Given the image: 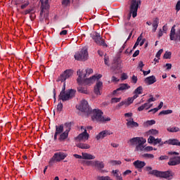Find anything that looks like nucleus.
Instances as JSON below:
<instances>
[{"mask_svg":"<svg viewBox=\"0 0 180 180\" xmlns=\"http://www.w3.org/2000/svg\"><path fill=\"white\" fill-rule=\"evenodd\" d=\"M167 130L169 133H178V131H180V129L178 127H169Z\"/></svg>","mask_w":180,"mask_h":180,"instance_id":"nucleus-29","label":"nucleus"},{"mask_svg":"<svg viewBox=\"0 0 180 180\" xmlns=\"http://www.w3.org/2000/svg\"><path fill=\"white\" fill-rule=\"evenodd\" d=\"M143 139V137H134L127 141V144L134 147V146H137Z\"/></svg>","mask_w":180,"mask_h":180,"instance_id":"nucleus-15","label":"nucleus"},{"mask_svg":"<svg viewBox=\"0 0 180 180\" xmlns=\"http://www.w3.org/2000/svg\"><path fill=\"white\" fill-rule=\"evenodd\" d=\"M72 74H74L72 70H66L60 75L58 79V81H60V82H65V80L68 79V78H70Z\"/></svg>","mask_w":180,"mask_h":180,"instance_id":"nucleus-11","label":"nucleus"},{"mask_svg":"<svg viewBox=\"0 0 180 180\" xmlns=\"http://www.w3.org/2000/svg\"><path fill=\"white\" fill-rule=\"evenodd\" d=\"M100 122H110V117H103L102 116V120H101Z\"/></svg>","mask_w":180,"mask_h":180,"instance_id":"nucleus-46","label":"nucleus"},{"mask_svg":"<svg viewBox=\"0 0 180 180\" xmlns=\"http://www.w3.org/2000/svg\"><path fill=\"white\" fill-rule=\"evenodd\" d=\"M146 171L149 172L150 175H154L157 178H164L165 179L171 180L175 176V173L172 170L161 172L158 170H153V167H146Z\"/></svg>","mask_w":180,"mask_h":180,"instance_id":"nucleus-1","label":"nucleus"},{"mask_svg":"<svg viewBox=\"0 0 180 180\" xmlns=\"http://www.w3.org/2000/svg\"><path fill=\"white\" fill-rule=\"evenodd\" d=\"M87 165H91V167H95V160L94 161H87L86 162Z\"/></svg>","mask_w":180,"mask_h":180,"instance_id":"nucleus-51","label":"nucleus"},{"mask_svg":"<svg viewBox=\"0 0 180 180\" xmlns=\"http://www.w3.org/2000/svg\"><path fill=\"white\" fill-rule=\"evenodd\" d=\"M155 140V138L153 136H150L149 138L148 139V143L149 144H154V141Z\"/></svg>","mask_w":180,"mask_h":180,"instance_id":"nucleus-43","label":"nucleus"},{"mask_svg":"<svg viewBox=\"0 0 180 180\" xmlns=\"http://www.w3.org/2000/svg\"><path fill=\"white\" fill-rule=\"evenodd\" d=\"M162 34H163V33H162V30L160 29V30H159V32H158V37H162Z\"/></svg>","mask_w":180,"mask_h":180,"instance_id":"nucleus-63","label":"nucleus"},{"mask_svg":"<svg viewBox=\"0 0 180 180\" xmlns=\"http://www.w3.org/2000/svg\"><path fill=\"white\" fill-rule=\"evenodd\" d=\"M144 108L146 109V110H148V109H150V108H151L153 106V104H150L149 102L148 103H145L143 104Z\"/></svg>","mask_w":180,"mask_h":180,"instance_id":"nucleus-44","label":"nucleus"},{"mask_svg":"<svg viewBox=\"0 0 180 180\" xmlns=\"http://www.w3.org/2000/svg\"><path fill=\"white\" fill-rule=\"evenodd\" d=\"M110 164H111L112 166L120 165L122 164V161H120V160H110Z\"/></svg>","mask_w":180,"mask_h":180,"instance_id":"nucleus-37","label":"nucleus"},{"mask_svg":"<svg viewBox=\"0 0 180 180\" xmlns=\"http://www.w3.org/2000/svg\"><path fill=\"white\" fill-rule=\"evenodd\" d=\"M143 157L144 158H148V159H150V160H153V158H154V155L150 154V153H145V154L143 155Z\"/></svg>","mask_w":180,"mask_h":180,"instance_id":"nucleus-41","label":"nucleus"},{"mask_svg":"<svg viewBox=\"0 0 180 180\" xmlns=\"http://www.w3.org/2000/svg\"><path fill=\"white\" fill-rule=\"evenodd\" d=\"M82 155L83 160H95V155H91V153H82Z\"/></svg>","mask_w":180,"mask_h":180,"instance_id":"nucleus-25","label":"nucleus"},{"mask_svg":"<svg viewBox=\"0 0 180 180\" xmlns=\"http://www.w3.org/2000/svg\"><path fill=\"white\" fill-rule=\"evenodd\" d=\"M158 130L154 129H152L148 131V134H151L152 136H158Z\"/></svg>","mask_w":180,"mask_h":180,"instance_id":"nucleus-33","label":"nucleus"},{"mask_svg":"<svg viewBox=\"0 0 180 180\" xmlns=\"http://www.w3.org/2000/svg\"><path fill=\"white\" fill-rule=\"evenodd\" d=\"M133 165L136 169H141L142 168H144V167H146V162L136 160L133 162Z\"/></svg>","mask_w":180,"mask_h":180,"instance_id":"nucleus-19","label":"nucleus"},{"mask_svg":"<svg viewBox=\"0 0 180 180\" xmlns=\"http://www.w3.org/2000/svg\"><path fill=\"white\" fill-rule=\"evenodd\" d=\"M94 72V70L91 69V68H88L86 70V75H82L83 78H85V77H86V75H91V74H92Z\"/></svg>","mask_w":180,"mask_h":180,"instance_id":"nucleus-36","label":"nucleus"},{"mask_svg":"<svg viewBox=\"0 0 180 180\" xmlns=\"http://www.w3.org/2000/svg\"><path fill=\"white\" fill-rule=\"evenodd\" d=\"M134 98H139V95H141L143 94V87L142 86H139L137 89H135L134 91Z\"/></svg>","mask_w":180,"mask_h":180,"instance_id":"nucleus-24","label":"nucleus"},{"mask_svg":"<svg viewBox=\"0 0 180 180\" xmlns=\"http://www.w3.org/2000/svg\"><path fill=\"white\" fill-rule=\"evenodd\" d=\"M129 15L128 19L131 18H136L137 16V11L139 10V6L141 5V0H129Z\"/></svg>","mask_w":180,"mask_h":180,"instance_id":"nucleus-4","label":"nucleus"},{"mask_svg":"<svg viewBox=\"0 0 180 180\" xmlns=\"http://www.w3.org/2000/svg\"><path fill=\"white\" fill-rule=\"evenodd\" d=\"M70 4V0H63L62 5H64V6H67Z\"/></svg>","mask_w":180,"mask_h":180,"instance_id":"nucleus-53","label":"nucleus"},{"mask_svg":"<svg viewBox=\"0 0 180 180\" xmlns=\"http://www.w3.org/2000/svg\"><path fill=\"white\" fill-rule=\"evenodd\" d=\"M112 174H113L114 176H115L117 180H123L122 174H119V169L112 170Z\"/></svg>","mask_w":180,"mask_h":180,"instance_id":"nucleus-28","label":"nucleus"},{"mask_svg":"<svg viewBox=\"0 0 180 180\" xmlns=\"http://www.w3.org/2000/svg\"><path fill=\"white\" fill-rule=\"evenodd\" d=\"M40 2L41 4V8L42 9H49L50 8V4H49V0H40Z\"/></svg>","mask_w":180,"mask_h":180,"instance_id":"nucleus-30","label":"nucleus"},{"mask_svg":"<svg viewBox=\"0 0 180 180\" xmlns=\"http://www.w3.org/2000/svg\"><path fill=\"white\" fill-rule=\"evenodd\" d=\"M91 37L93 40H94L95 43L96 44H98V46H103V47H108V44L105 42V40L102 39V37H101V34H98V32H94Z\"/></svg>","mask_w":180,"mask_h":180,"instance_id":"nucleus-10","label":"nucleus"},{"mask_svg":"<svg viewBox=\"0 0 180 180\" xmlns=\"http://www.w3.org/2000/svg\"><path fill=\"white\" fill-rule=\"evenodd\" d=\"M76 108L81 112H84V113H86L87 115H89L91 112H92V108H89L88 101L85 100H82L79 105H76Z\"/></svg>","mask_w":180,"mask_h":180,"instance_id":"nucleus-7","label":"nucleus"},{"mask_svg":"<svg viewBox=\"0 0 180 180\" xmlns=\"http://www.w3.org/2000/svg\"><path fill=\"white\" fill-rule=\"evenodd\" d=\"M65 126H67L69 128L68 129H66L65 131H64L63 124L56 126V131L53 137L54 140H57L58 136H59V138H58L59 141H64V140L68 138V134L71 130V124L70 123L65 124Z\"/></svg>","mask_w":180,"mask_h":180,"instance_id":"nucleus-2","label":"nucleus"},{"mask_svg":"<svg viewBox=\"0 0 180 180\" xmlns=\"http://www.w3.org/2000/svg\"><path fill=\"white\" fill-rule=\"evenodd\" d=\"M29 6V2L27 1L25 4H22L21 6V9H25V8H27Z\"/></svg>","mask_w":180,"mask_h":180,"instance_id":"nucleus-55","label":"nucleus"},{"mask_svg":"<svg viewBox=\"0 0 180 180\" xmlns=\"http://www.w3.org/2000/svg\"><path fill=\"white\" fill-rule=\"evenodd\" d=\"M168 158H169L168 156L167 155H161L160 158H159V160L160 161H162L164 160H168Z\"/></svg>","mask_w":180,"mask_h":180,"instance_id":"nucleus-52","label":"nucleus"},{"mask_svg":"<svg viewBox=\"0 0 180 180\" xmlns=\"http://www.w3.org/2000/svg\"><path fill=\"white\" fill-rule=\"evenodd\" d=\"M102 86H103V83L102 82H98L94 86V93L96 95H102L101 90L102 89Z\"/></svg>","mask_w":180,"mask_h":180,"instance_id":"nucleus-18","label":"nucleus"},{"mask_svg":"<svg viewBox=\"0 0 180 180\" xmlns=\"http://www.w3.org/2000/svg\"><path fill=\"white\" fill-rule=\"evenodd\" d=\"M68 156V154L64 152L56 153L49 160V165H53L54 162H60V161H63V160H65V158H67Z\"/></svg>","mask_w":180,"mask_h":180,"instance_id":"nucleus-5","label":"nucleus"},{"mask_svg":"<svg viewBox=\"0 0 180 180\" xmlns=\"http://www.w3.org/2000/svg\"><path fill=\"white\" fill-rule=\"evenodd\" d=\"M125 117H131V116H133V113L132 112H127L124 114Z\"/></svg>","mask_w":180,"mask_h":180,"instance_id":"nucleus-61","label":"nucleus"},{"mask_svg":"<svg viewBox=\"0 0 180 180\" xmlns=\"http://www.w3.org/2000/svg\"><path fill=\"white\" fill-rule=\"evenodd\" d=\"M167 164L170 167H175V165H179L180 156H174L173 158H171Z\"/></svg>","mask_w":180,"mask_h":180,"instance_id":"nucleus-14","label":"nucleus"},{"mask_svg":"<svg viewBox=\"0 0 180 180\" xmlns=\"http://www.w3.org/2000/svg\"><path fill=\"white\" fill-rule=\"evenodd\" d=\"M157 144H159V147H162V146H164V144H165V142H163L162 139H155L153 146H157Z\"/></svg>","mask_w":180,"mask_h":180,"instance_id":"nucleus-31","label":"nucleus"},{"mask_svg":"<svg viewBox=\"0 0 180 180\" xmlns=\"http://www.w3.org/2000/svg\"><path fill=\"white\" fill-rule=\"evenodd\" d=\"M127 120V127H131V128L139 127V123L134 122V120H133L132 118L129 119V120Z\"/></svg>","mask_w":180,"mask_h":180,"instance_id":"nucleus-23","label":"nucleus"},{"mask_svg":"<svg viewBox=\"0 0 180 180\" xmlns=\"http://www.w3.org/2000/svg\"><path fill=\"white\" fill-rule=\"evenodd\" d=\"M153 150H157V148H153V146H145V151L146 153H150V151H153Z\"/></svg>","mask_w":180,"mask_h":180,"instance_id":"nucleus-42","label":"nucleus"},{"mask_svg":"<svg viewBox=\"0 0 180 180\" xmlns=\"http://www.w3.org/2000/svg\"><path fill=\"white\" fill-rule=\"evenodd\" d=\"M139 54H140V51H139V50H136V51L134 53L132 57H137V56H139Z\"/></svg>","mask_w":180,"mask_h":180,"instance_id":"nucleus-57","label":"nucleus"},{"mask_svg":"<svg viewBox=\"0 0 180 180\" xmlns=\"http://www.w3.org/2000/svg\"><path fill=\"white\" fill-rule=\"evenodd\" d=\"M159 24H160V19H158V18H154L152 23V26H153L152 32L153 33H155V32H157V29L158 27Z\"/></svg>","mask_w":180,"mask_h":180,"instance_id":"nucleus-22","label":"nucleus"},{"mask_svg":"<svg viewBox=\"0 0 180 180\" xmlns=\"http://www.w3.org/2000/svg\"><path fill=\"white\" fill-rule=\"evenodd\" d=\"M162 51H164L163 49H160L158 51V53H156L157 58H160V57H161V54H162Z\"/></svg>","mask_w":180,"mask_h":180,"instance_id":"nucleus-48","label":"nucleus"},{"mask_svg":"<svg viewBox=\"0 0 180 180\" xmlns=\"http://www.w3.org/2000/svg\"><path fill=\"white\" fill-rule=\"evenodd\" d=\"M148 102L150 103V102H155V98L151 97L148 100Z\"/></svg>","mask_w":180,"mask_h":180,"instance_id":"nucleus-64","label":"nucleus"},{"mask_svg":"<svg viewBox=\"0 0 180 180\" xmlns=\"http://www.w3.org/2000/svg\"><path fill=\"white\" fill-rule=\"evenodd\" d=\"M61 110H63V103H60L57 105V111L61 112Z\"/></svg>","mask_w":180,"mask_h":180,"instance_id":"nucleus-47","label":"nucleus"},{"mask_svg":"<svg viewBox=\"0 0 180 180\" xmlns=\"http://www.w3.org/2000/svg\"><path fill=\"white\" fill-rule=\"evenodd\" d=\"M127 89H130V85L128 84H120V87L113 91V95L119 94L120 91H127Z\"/></svg>","mask_w":180,"mask_h":180,"instance_id":"nucleus-17","label":"nucleus"},{"mask_svg":"<svg viewBox=\"0 0 180 180\" xmlns=\"http://www.w3.org/2000/svg\"><path fill=\"white\" fill-rule=\"evenodd\" d=\"M67 30H62L60 32V36H65V34H67Z\"/></svg>","mask_w":180,"mask_h":180,"instance_id":"nucleus-60","label":"nucleus"},{"mask_svg":"<svg viewBox=\"0 0 180 180\" xmlns=\"http://www.w3.org/2000/svg\"><path fill=\"white\" fill-rule=\"evenodd\" d=\"M131 173V170L127 169L123 172L122 175H124V176H126L127 175H130Z\"/></svg>","mask_w":180,"mask_h":180,"instance_id":"nucleus-49","label":"nucleus"},{"mask_svg":"<svg viewBox=\"0 0 180 180\" xmlns=\"http://www.w3.org/2000/svg\"><path fill=\"white\" fill-rule=\"evenodd\" d=\"M120 101H122V98H112L111 99L112 103H117Z\"/></svg>","mask_w":180,"mask_h":180,"instance_id":"nucleus-45","label":"nucleus"},{"mask_svg":"<svg viewBox=\"0 0 180 180\" xmlns=\"http://www.w3.org/2000/svg\"><path fill=\"white\" fill-rule=\"evenodd\" d=\"M77 147L81 148L82 150H88L91 148V146L88 143H79L77 144Z\"/></svg>","mask_w":180,"mask_h":180,"instance_id":"nucleus-26","label":"nucleus"},{"mask_svg":"<svg viewBox=\"0 0 180 180\" xmlns=\"http://www.w3.org/2000/svg\"><path fill=\"white\" fill-rule=\"evenodd\" d=\"M75 92H77V91L74 89H69L67 90L66 92H60L58 98L60 101H63V102H65V101L72 99V98L75 96Z\"/></svg>","mask_w":180,"mask_h":180,"instance_id":"nucleus-6","label":"nucleus"},{"mask_svg":"<svg viewBox=\"0 0 180 180\" xmlns=\"http://www.w3.org/2000/svg\"><path fill=\"white\" fill-rule=\"evenodd\" d=\"M172 54V53H171V51H166L164 54L163 58L168 60V59L171 58Z\"/></svg>","mask_w":180,"mask_h":180,"instance_id":"nucleus-40","label":"nucleus"},{"mask_svg":"<svg viewBox=\"0 0 180 180\" xmlns=\"http://www.w3.org/2000/svg\"><path fill=\"white\" fill-rule=\"evenodd\" d=\"M89 139V134L86 132V129H84V132L79 134L76 138L78 141H86Z\"/></svg>","mask_w":180,"mask_h":180,"instance_id":"nucleus-12","label":"nucleus"},{"mask_svg":"<svg viewBox=\"0 0 180 180\" xmlns=\"http://www.w3.org/2000/svg\"><path fill=\"white\" fill-rule=\"evenodd\" d=\"M123 81H124V79H127V78H129V77L127 76V75L126 73H123L122 75V77H121Z\"/></svg>","mask_w":180,"mask_h":180,"instance_id":"nucleus-54","label":"nucleus"},{"mask_svg":"<svg viewBox=\"0 0 180 180\" xmlns=\"http://www.w3.org/2000/svg\"><path fill=\"white\" fill-rule=\"evenodd\" d=\"M78 92H80V94H88V90L85 87L79 86L77 88Z\"/></svg>","mask_w":180,"mask_h":180,"instance_id":"nucleus-32","label":"nucleus"},{"mask_svg":"<svg viewBox=\"0 0 180 180\" xmlns=\"http://www.w3.org/2000/svg\"><path fill=\"white\" fill-rule=\"evenodd\" d=\"M75 60L79 61H86L88 60V51L84 48L75 54Z\"/></svg>","mask_w":180,"mask_h":180,"instance_id":"nucleus-8","label":"nucleus"},{"mask_svg":"<svg viewBox=\"0 0 180 180\" xmlns=\"http://www.w3.org/2000/svg\"><path fill=\"white\" fill-rule=\"evenodd\" d=\"M176 12H179V11H180V0L179 1H177L176 4Z\"/></svg>","mask_w":180,"mask_h":180,"instance_id":"nucleus-50","label":"nucleus"},{"mask_svg":"<svg viewBox=\"0 0 180 180\" xmlns=\"http://www.w3.org/2000/svg\"><path fill=\"white\" fill-rule=\"evenodd\" d=\"M89 115H91L93 122H101V120H102V115H103V112H102V110H101L94 109L91 110Z\"/></svg>","mask_w":180,"mask_h":180,"instance_id":"nucleus-9","label":"nucleus"},{"mask_svg":"<svg viewBox=\"0 0 180 180\" xmlns=\"http://www.w3.org/2000/svg\"><path fill=\"white\" fill-rule=\"evenodd\" d=\"M111 134H113V132L109 130H104L98 133V134L96 135V140H101V139H105V137L107 136H110Z\"/></svg>","mask_w":180,"mask_h":180,"instance_id":"nucleus-16","label":"nucleus"},{"mask_svg":"<svg viewBox=\"0 0 180 180\" xmlns=\"http://www.w3.org/2000/svg\"><path fill=\"white\" fill-rule=\"evenodd\" d=\"M172 113V110H162L159 113V115H171Z\"/></svg>","mask_w":180,"mask_h":180,"instance_id":"nucleus-38","label":"nucleus"},{"mask_svg":"<svg viewBox=\"0 0 180 180\" xmlns=\"http://www.w3.org/2000/svg\"><path fill=\"white\" fill-rule=\"evenodd\" d=\"M153 124H155V120H148L146 122H144L145 126H153Z\"/></svg>","mask_w":180,"mask_h":180,"instance_id":"nucleus-35","label":"nucleus"},{"mask_svg":"<svg viewBox=\"0 0 180 180\" xmlns=\"http://www.w3.org/2000/svg\"><path fill=\"white\" fill-rule=\"evenodd\" d=\"M146 143H147V140L146 139L142 138L141 141L136 146L135 151H145L146 150Z\"/></svg>","mask_w":180,"mask_h":180,"instance_id":"nucleus-13","label":"nucleus"},{"mask_svg":"<svg viewBox=\"0 0 180 180\" xmlns=\"http://www.w3.org/2000/svg\"><path fill=\"white\" fill-rule=\"evenodd\" d=\"M144 104H143L142 105H141V106H139V108H138V110H139V112H141L142 110H144Z\"/></svg>","mask_w":180,"mask_h":180,"instance_id":"nucleus-62","label":"nucleus"},{"mask_svg":"<svg viewBox=\"0 0 180 180\" xmlns=\"http://www.w3.org/2000/svg\"><path fill=\"white\" fill-rule=\"evenodd\" d=\"M134 96L133 97H129L128 98L127 101H125L126 102V105H131V103L134 101Z\"/></svg>","mask_w":180,"mask_h":180,"instance_id":"nucleus-39","label":"nucleus"},{"mask_svg":"<svg viewBox=\"0 0 180 180\" xmlns=\"http://www.w3.org/2000/svg\"><path fill=\"white\" fill-rule=\"evenodd\" d=\"M158 110H160V109L158 108H155L153 109L150 110L148 112H153V113H157V112H158Z\"/></svg>","mask_w":180,"mask_h":180,"instance_id":"nucleus-56","label":"nucleus"},{"mask_svg":"<svg viewBox=\"0 0 180 180\" xmlns=\"http://www.w3.org/2000/svg\"><path fill=\"white\" fill-rule=\"evenodd\" d=\"M94 167L96 168H98V169H103V168H105V164L103 163V162L95 160Z\"/></svg>","mask_w":180,"mask_h":180,"instance_id":"nucleus-27","label":"nucleus"},{"mask_svg":"<svg viewBox=\"0 0 180 180\" xmlns=\"http://www.w3.org/2000/svg\"><path fill=\"white\" fill-rule=\"evenodd\" d=\"M77 75L78 78L77 81L79 85H92V84H95V81H96V79L102 78V75H98L83 80L82 78H84V77L82 76V71H81V70L77 71Z\"/></svg>","mask_w":180,"mask_h":180,"instance_id":"nucleus-3","label":"nucleus"},{"mask_svg":"<svg viewBox=\"0 0 180 180\" xmlns=\"http://www.w3.org/2000/svg\"><path fill=\"white\" fill-rule=\"evenodd\" d=\"M146 42V39L142 38L141 34L137 38L136 41L133 47V49H136L139 44L141 46Z\"/></svg>","mask_w":180,"mask_h":180,"instance_id":"nucleus-21","label":"nucleus"},{"mask_svg":"<svg viewBox=\"0 0 180 180\" xmlns=\"http://www.w3.org/2000/svg\"><path fill=\"white\" fill-rule=\"evenodd\" d=\"M167 30H168V27L167 26L166 24L162 27V31L164 32V33H167Z\"/></svg>","mask_w":180,"mask_h":180,"instance_id":"nucleus-59","label":"nucleus"},{"mask_svg":"<svg viewBox=\"0 0 180 180\" xmlns=\"http://www.w3.org/2000/svg\"><path fill=\"white\" fill-rule=\"evenodd\" d=\"M97 180H113V179H112L110 176H97Z\"/></svg>","mask_w":180,"mask_h":180,"instance_id":"nucleus-34","label":"nucleus"},{"mask_svg":"<svg viewBox=\"0 0 180 180\" xmlns=\"http://www.w3.org/2000/svg\"><path fill=\"white\" fill-rule=\"evenodd\" d=\"M145 82L148 85H153V84L157 82V79L155 78V76L152 75V76L146 77L145 79Z\"/></svg>","mask_w":180,"mask_h":180,"instance_id":"nucleus-20","label":"nucleus"},{"mask_svg":"<svg viewBox=\"0 0 180 180\" xmlns=\"http://www.w3.org/2000/svg\"><path fill=\"white\" fill-rule=\"evenodd\" d=\"M132 82L134 84H137V77L135 75L132 76Z\"/></svg>","mask_w":180,"mask_h":180,"instance_id":"nucleus-58","label":"nucleus"}]
</instances>
